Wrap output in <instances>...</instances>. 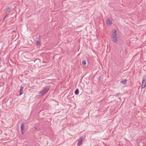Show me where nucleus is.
<instances>
[{"instance_id":"nucleus-6","label":"nucleus","mask_w":146,"mask_h":146,"mask_svg":"<svg viewBox=\"0 0 146 146\" xmlns=\"http://www.w3.org/2000/svg\"><path fill=\"white\" fill-rule=\"evenodd\" d=\"M23 87L22 86H21V87L20 89V95L22 94L23 93Z\"/></svg>"},{"instance_id":"nucleus-7","label":"nucleus","mask_w":146,"mask_h":146,"mask_svg":"<svg viewBox=\"0 0 146 146\" xmlns=\"http://www.w3.org/2000/svg\"><path fill=\"white\" fill-rule=\"evenodd\" d=\"M5 11L7 12H10L11 10V9L9 7H7L5 10Z\"/></svg>"},{"instance_id":"nucleus-9","label":"nucleus","mask_w":146,"mask_h":146,"mask_svg":"<svg viewBox=\"0 0 146 146\" xmlns=\"http://www.w3.org/2000/svg\"><path fill=\"white\" fill-rule=\"evenodd\" d=\"M127 81V80H126L124 79L123 80L121 81V83L122 84H124L126 83Z\"/></svg>"},{"instance_id":"nucleus-1","label":"nucleus","mask_w":146,"mask_h":146,"mask_svg":"<svg viewBox=\"0 0 146 146\" xmlns=\"http://www.w3.org/2000/svg\"><path fill=\"white\" fill-rule=\"evenodd\" d=\"M111 35L113 41L115 43H117L118 41V37L116 29L114 30Z\"/></svg>"},{"instance_id":"nucleus-15","label":"nucleus","mask_w":146,"mask_h":146,"mask_svg":"<svg viewBox=\"0 0 146 146\" xmlns=\"http://www.w3.org/2000/svg\"><path fill=\"white\" fill-rule=\"evenodd\" d=\"M2 61V59H1V58H0V63H1V62Z\"/></svg>"},{"instance_id":"nucleus-19","label":"nucleus","mask_w":146,"mask_h":146,"mask_svg":"<svg viewBox=\"0 0 146 146\" xmlns=\"http://www.w3.org/2000/svg\"><path fill=\"white\" fill-rule=\"evenodd\" d=\"M13 32H16V31H14Z\"/></svg>"},{"instance_id":"nucleus-13","label":"nucleus","mask_w":146,"mask_h":146,"mask_svg":"<svg viewBox=\"0 0 146 146\" xmlns=\"http://www.w3.org/2000/svg\"><path fill=\"white\" fill-rule=\"evenodd\" d=\"M7 15H8V14L6 15L4 17V18L3 19V22L4 21V20H5V19L6 18V17H7Z\"/></svg>"},{"instance_id":"nucleus-16","label":"nucleus","mask_w":146,"mask_h":146,"mask_svg":"<svg viewBox=\"0 0 146 146\" xmlns=\"http://www.w3.org/2000/svg\"><path fill=\"white\" fill-rule=\"evenodd\" d=\"M40 60L39 59H38L36 60V61H39V62H40Z\"/></svg>"},{"instance_id":"nucleus-11","label":"nucleus","mask_w":146,"mask_h":146,"mask_svg":"<svg viewBox=\"0 0 146 146\" xmlns=\"http://www.w3.org/2000/svg\"><path fill=\"white\" fill-rule=\"evenodd\" d=\"M40 43H41L40 41L39 40H37L36 41V44H37L40 45Z\"/></svg>"},{"instance_id":"nucleus-10","label":"nucleus","mask_w":146,"mask_h":146,"mask_svg":"<svg viewBox=\"0 0 146 146\" xmlns=\"http://www.w3.org/2000/svg\"><path fill=\"white\" fill-rule=\"evenodd\" d=\"M75 93L76 95H77L79 94V90L77 89L75 91Z\"/></svg>"},{"instance_id":"nucleus-17","label":"nucleus","mask_w":146,"mask_h":146,"mask_svg":"<svg viewBox=\"0 0 146 146\" xmlns=\"http://www.w3.org/2000/svg\"><path fill=\"white\" fill-rule=\"evenodd\" d=\"M100 77H99V78H98V80H99H99H100Z\"/></svg>"},{"instance_id":"nucleus-2","label":"nucleus","mask_w":146,"mask_h":146,"mask_svg":"<svg viewBox=\"0 0 146 146\" xmlns=\"http://www.w3.org/2000/svg\"><path fill=\"white\" fill-rule=\"evenodd\" d=\"M142 88H143L146 86V76H144L143 78V80L142 82Z\"/></svg>"},{"instance_id":"nucleus-4","label":"nucleus","mask_w":146,"mask_h":146,"mask_svg":"<svg viewBox=\"0 0 146 146\" xmlns=\"http://www.w3.org/2000/svg\"><path fill=\"white\" fill-rule=\"evenodd\" d=\"M83 140V138L81 137L78 140V145H80L82 143V141Z\"/></svg>"},{"instance_id":"nucleus-3","label":"nucleus","mask_w":146,"mask_h":146,"mask_svg":"<svg viewBox=\"0 0 146 146\" xmlns=\"http://www.w3.org/2000/svg\"><path fill=\"white\" fill-rule=\"evenodd\" d=\"M50 89L49 87L43 89L40 92V93L42 95H43L45 94L46 92H48Z\"/></svg>"},{"instance_id":"nucleus-5","label":"nucleus","mask_w":146,"mask_h":146,"mask_svg":"<svg viewBox=\"0 0 146 146\" xmlns=\"http://www.w3.org/2000/svg\"><path fill=\"white\" fill-rule=\"evenodd\" d=\"M107 24L108 25H110L111 24V21L109 19H107L106 21Z\"/></svg>"},{"instance_id":"nucleus-12","label":"nucleus","mask_w":146,"mask_h":146,"mask_svg":"<svg viewBox=\"0 0 146 146\" xmlns=\"http://www.w3.org/2000/svg\"><path fill=\"white\" fill-rule=\"evenodd\" d=\"M86 62L85 60H83L82 61V64H86Z\"/></svg>"},{"instance_id":"nucleus-18","label":"nucleus","mask_w":146,"mask_h":146,"mask_svg":"<svg viewBox=\"0 0 146 146\" xmlns=\"http://www.w3.org/2000/svg\"><path fill=\"white\" fill-rule=\"evenodd\" d=\"M35 129H36V128H36V127H35Z\"/></svg>"},{"instance_id":"nucleus-14","label":"nucleus","mask_w":146,"mask_h":146,"mask_svg":"<svg viewBox=\"0 0 146 146\" xmlns=\"http://www.w3.org/2000/svg\"><path fill=\"white\" fill-rule=\"evenodd\" d=\"M21 134H22V135H23V134H24V133H23V131H21Z\"/></svg>"},{"instance_id":"nucleus-8","label":"nucleus","mask_w":146,"mask_h":146,"mask_svg":"<svg viewBox=\"0 0 146 146\" xmlns=\"http://www.w3.org/2000/svg\"><path fill=\"white\" fill-rule=\"evenodd\" d=\"M25 128V126H24V124L23 123L22 124L21 127V131H23V130Z\"/></svg>"}]
</instances>
